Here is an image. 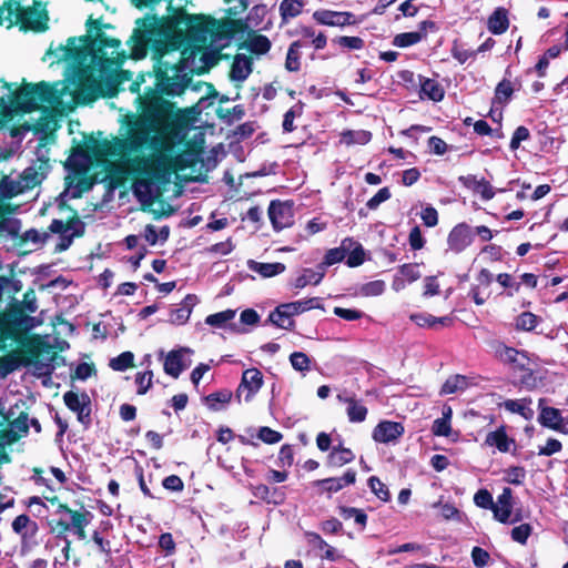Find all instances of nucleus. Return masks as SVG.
I'll list each match as a JSON object with an SVG mask.
<instances>
[{"instance_id":"24","label":"nucleus","mask_w":568,"mask_h":568,"mask_svg":"<svg viewBox=\"0 0 568 568\" xmlns=\"http://www.w3.org/2000/svg\"><path fill=\"white\" fill-rule=\"evenodd\" d=\"M355 242L352 239H345L339 247H334L327 251L324 261L320 265H324L326 271L327 266L342 262Z\"/></svg>"},{"instance_id":"59","label":"nucleus","mask_w":568,"mask_h":568,"mask_svg":"<svg viewBox=\"0 0 568 568\" xmlns=\"http://www.w3.org/2000/svg\"><path fill=\"white\" fill-rule=\"evenodd\" d=\"M526 477V470L523 467L515 466L506 470V480L509 484L520 485Z\"/></svg>"},{"instance_id":"17","label":"nucleus","mask_w":568,"mask_h":568,"mask_svg":"<svg viewBox=\"0 0 568 568\" xmlns=\"http://www.w3.org/2000/svg\"><path fill=\"white\" fill-rule=\"evenodd\" d=\"M356 480V473L348 469L342 477H332L314 481V486L321 489V493H337L347 485L354 484Z\"/></svg>"},{"instance_id":"30","label":"nucleus","mask_w":568,"mask_h":568,"mask_svg":"<svg viewBox=\"0 0 568 568\" xmlns=\"http://www.w3.org/2000/svg\"><path fill=\"white\" fill-rule=\"evenodd\" d=\"M59 511H64L70 516V519H71L70 525H71L72 529L87 527L93 517L92 514L88 510L80 513V511L70 509L67 505H60Z\"/></svg>"},{"instance_id":"58","label":"nucleus","mask_w":568,"mask_h":568,"mask_svg":"<svg viewBox=\"0 0 568 568\" xmlns=\"http://www.w3.org/2000/svg\"><path fill=\"white\" fill-rule=\"evenodd\" d=\"M530 138V132L529 130L526 128V126H518L514 134H513V138L510 140V149L511 150H517L519 146H520V143L523 141H527L528 139Z\"/></svg>"},{"instance_id":"13","label":"nucleus","mask_w":568,"mask_h":568,"mask_svg":"<svg viewBox=\"0 0 568 568\" xmlns=\"http://www.w3.org/2000/svg\"><path fill=\"white\" fill-rule=\"evenodd\" d=\"M404 434V426L397 422L383 420L373 430V439L377 443L389 444L396 442Z\"/></svg>"},{"instance_id":"18","label":"nucleus","mask_w":568,"mask_h":568,"mask_svg":"<svg viewBox=\"0 0 568 568\" xmlns=\"http://www.w3.org/2000/svg\"><path fill=\"white\" fill-rule=\"evenodd\" d=\"M197 302L199 298L196 295L187 294L175 308L171 310L169 322L174 325L185 324Z\"/></svg>"},{"instance_id":"47","label":"nucleus","mask_w":568,"mask_h":568,"mask_svg":"<svg viewBox=\"0 0 568 568\" xmlns=\"http://www.w3.org/2000/svg\"><path fill=\"white\" fill-rule=\"evenodd\" d=\"M134 356L131 352H123L110 361V366L114 371L123 372L133 365Z\"/></svg>"},{"instance_id":"9","label":"nucleus","mask_w":568,"mask_h":568,"mask_svg":"<svg viewBox=\"0 0 568 568\" xmlns=\"http://www.w3.org/2000/svg\"><path fill=\"white\" fill-rule=\"evenodd\" d=\"M268 216L275 230L285 229L293 224L292 205L287 202L272 201L268 207Z\"/></svg>"},{"instance_id":"31","label":"nucleus","mask_w":568,"mask_h":568,"mask_svg":"<svg viewBox=\"0 0 568 568\" xmlns=\"http://www.w3.org/2000/svg\"><path fill=\"white\" fill-rule=\"evenodd\" d=\"M530 400L527 399H507L504 403V407L511 413L521 415L526 419H530L534 415V410L530 408Z\"/></svg>"},{"instance_id":"50","label":"nucleus","mask_w":568,"mask_h":568,"mask_svg":"<svg viewBox=\"0 0 568 568\" xmlns=\"http://www.w3.org/2000/svg\"><path fill=\"white\" fill-rule=\"evenodd\" d=\"M371 490L383 501H388L390 494L385 484H383L376 476L368 479Z\"/></svg>"},{"instance_id":"5","label":"nucleus","mask_w":568,"mask_h":568,"mask_svg":"<svg viewBox=\"0 0 568 568\" xmlns=\"http://www.w3.org/2000/svg\"><path fill=\"white\" fill-rule=\"evenodd\" d=\"M8 23V28L20 24L22 29L43 31L47 29L48 13L45 7L38 1L32 6H22L10 0L0 8V26Z\"/></svg>"},{"instance_id":"26","label":"nucleus","mask_w":568,"mask_h":568,"mask_svg":"<svg viewBox=\"0 0 568 568\" xmlns=\"http://www.w3.org/2000/svg\"><path fill=\"white\" fill-rule=\"evenodd\" d=\"M307 537L308 542L313 546L314 549L323 551L321 557L332 561L338 560L341 558V555L337 552V550L329 546L318 534L308 532Z\"/></svg>"},{"instance_id":"62","label":"nucleus","mask_w":568,"mask_h":568,"mask_svg":"<svg viewBox=\"0 0 568 568\" xmlns=\"http://www.w3.org/2000/svg\"><path fill=\"white\" fill-rule=\"evenodd\" d=\"M257 436L266 444H275L282 439V434L270 427H261Z\"/></svg>"},{"instance_id":"57","label":"nucleus","mask_w":568,"mask_h":568,"mask_svg":"<svg viewBox=\"0 0 568 568\" xmlns=\"http://www.w3.org/2000/svg\"><path fill=\"white\" fill-rule=\"evenodd\" d=\"M74 227H82V224L80 222H71L68 224H64L60 220H53L49 226V230L52 233L63 234V233H70Z\"/></svg>"},{"instance_id":"19","label":"nucleus","mask_w":568,"mask_h":568,"mask_svg":"<svg viewBox=\"0 0 568 568\" xmlns=\"http://www.w3.org/2000/svg\"><path fill=\"white\" fill-rule=\"evenodd\" d=\"M314 19L321 23L333 27H343L352 22V13L349 12H337L329 10L315 11L313 14Z\"/></svg>"},{"instance_id":"33","label":"nucleus","mask_w":568,"mask_h":568,"mask_svg":"<svg viewBox=\"0 0 568 568\" xmlns=\"http://www.w3.org/2000/svg\"><path fill=\"white\" fill-rule=\"evenodd\" d=\"M347 404V417L352 423H362L367 415V408L359 404L355 398H345Z\"/></svg>"},{"instance_id":"22","label":"nucleus","mask_w":568,"mask_h":568,"mask_svg":"<svg viewBox=\"0 0 568 568\" xmlns=\"http://www.w3.org/2000/svg\"><path fill=\"white\" fill-rule=\"evenodd\" d=\"M247 267L250 271L260 274L264 278L273 277L278 274H282L286 266L283 263H261L254 260L247 261Z\"/></svg>"},{"instance_id":"25","label":"nucleus","mask_w":568,"mask_h":568,"mask_svg":"<svg viewBox=\"0 0 568 568\" xmlns=\"http://www.w3.org/2000/svg\"><path fill=\"white\" fill-rule=\"evenodd\" d=\"M409 318L419 327L436 328L437 325L448 326L452 324L449 316L436 317L427 313L412 314Z\"/></svg>"},{"instance_id":"12","label":"nucleus","mask_w":568,"mask_h":568,"mask_svg":"<svg viewBox=\"0 0 568 568\" xmlns=\"http://www.w3.org/2000/svg\"><path fill=\"white\" fill-rule=\"evenodd\" d=\"M485 445L495 447L500 453L516 454V440L508 436L505 426L498 427L496 430L489 432L485 438Z\"/></svg>"},{"instance_id":"60","label":"nucleus","mask_w":568,"mask_h":568,"mask_svg":"<svg viewBox=\"0 0 568 568\" xmlns=\"http://www.w3.org/2000/svg\"><path fill=\"white\" fill-rule=\"evenodd\" d=\"M432 432L436 436L449 437L452 435L450 422L437 418L434 420Z\"/></svg>"},{"instance_id":"56","label":"nucleus","mask_w":568,"mask_h":568,"mask_svg":"<svg viewBox=\"0 0 568 568\" xmlns=\"http://www.w3.org/2000/svg\"><path fill=\"white\" fill-rule=\"evenodd\" d=\"M399 274L409 283L420 277L418 264H404L399 267Z\"/></svg>"},{"instance_id":"10","label":"nucleus","mask_w":568,"mask_h":568,"mask_svg":"<svg viewBox=\"0 0 568 568\" xmlns=\"http://www.w3.org/2000/svg\"><path fill=\"white\" fill-rule=\"evenodd\" d=\"M63 399L68 408L77 413L79 422L82 424L90 423L91 402L87 394L78 395L73 392H67Z\"/></svg>"},{"instance_id":"40","label":"nucleus","mask_w":568,"mask_h":568,"mask_svg":"<svg viewBox=\"0 0 568 568\" xmlns=\"http://www.w3.org/2000/svg\"><path fill=\"white\" fill-rule=\"evenodd\" d=\"M317 301L318 300L316 297H313V298H308V300H301V301H295L292 303H286V304H283V310H287L288 313L292 314V316H293V315H296V314L303 313L305 311L317 307Z\"/></svg>"},{"instance_id":"4","label":"nucleus","mask_w":568,"mask_h":568,"mask_svg":"<svg viewBox=\"0 0 568 568\" xmlns=\"http://www.w3.org/2000/svg\"><path fill=\"white\" fill-rule=\"evenodd\" d=\"M36 160L20 175L6 176L0 181V197L11 199L28 190L34 189L48 175L51 165L49 163V148L40 144L36 151Z\"/></svg>"},{"instance_id":"54","label":"nucleus","mask_w":568,"mask_h":568,"mask_svg":"<svg viewBox=\"0 0 568 568\" xmlns=\"http://www.w3.org/2000/svg\"><path fill=\"white\" fill-rule=\"evenodd\" d=\"M531 531L532 527L529 524H521L511 529V538L514 541L525 545Z\"/></svg>"},{"instance_id":"49","label":"nucleus","mask_w":568,"mask_h":568,"mask_svg":"<svg viewBox=\"0 0 568 568\" xmlns=\"http://www.w3.org/2000/svg\"><path fill=\"white\" fill-rule=\"evenodd\" d=\"M29 429V419L27 415L21 414L18 418L10 423V434H12V439H17L18 437L26 434Z\"/></svg>"},{"instance_id":"28","label":"nucleus","mask_w":568,"mask_h":568,"mask_svg":"<svg viewBox=\"0 0 568 568\" xmlns=\"http://www.w3.org/2000/svg\"><path fill=\"white\" fill-rule=\"evenodd\" d=\"M470 385L469 379L464 375H454L446 379L442 386L440 394L449 395L464 392Z\"/></svg>"},{"instance_id":"35","label":"nucleus","mask_w":568,"mask_h":568,"mask_svg":"<svg viewBox=\"0 0 568 568\" xmlns=\"http://www.w3.org/2000/svg\"><path fill=\"white\" fill-rule=\"evenodd\" d=\"M268 321L284 329H288L293 326L292 314H290L287 310H283V304L277 306L275 311L270 314Z\"/></svg>"},{"instance_id":"7","label":"nucleus","mask_w":568,"mask_h":568,"mask_svg":"<svg viewBox=\"0 0 568 568\" xmlns=\"http://www.w3.org/2000/svg\"><path fill=\"white\" fill-rule=\"evenodd\" d=\"M30 130V124L16 128L10 125L9 121L0 120V160H7L17 153L24 134Z\"/></svg>"},{"instance_id":"38","label":"nucleus","mask_w":568,"mask_h":568,"mask_svg":"<svg viewBox=\"0 0 568 568\" xmlns=\"http://www.w3.org/2000/svg\"><path fill=\"white\" fill-rule=\"evenodd\" d=\"M235 317V311L225 310L215 314H211L205 318V323L210 326L223 328L226 327L227 323H230Z\"/></svg>"},{"instance_id":"23","label":"nucleus","mask_w":568,"mask_h":568,"mask_svg":"<svg viewBox=\"0 0 568 568\" xmlns=\"http://www.w3.org/2000/svg\"><path fill=\"white\" fill-rule=\"evenodd\" d=\"M325 276L324 265H317L315 270L304 268L293 283L294 287L303 288L306 285H317Z\"/></svg>"},{"instance_id":"41","label":"nucleus","mask_w":568,"mask_h":568,"mask_svg":"<svg viewBox=\"0 0 568 568\" xmlns=\"http://www.w3.org/2000/svg\"><path fill=\"white\" fill-rule=\"evenodd\" d=\"M425 38V33L422 32H404L395 36L393 44L399 48H406L418 43Z\"/></svg>"},{"instance_id":"46","label":"nucleus","mask_w":568,"mask_h":568,"mask_svg":"<svg viewBox=\"0 0 568 568\" xmlns=\"http://www.w3.org/2000/svg\"><path fill=\"white\" fill-rule=\"evenodd\" d=\"M538 317L530 313L524 312L516 318V328L521 331H532L538 324Z\"/></svg>"},{"instance_id":"16","label":"nucleus","mask_w":568,"mask_h":568,"mask_svg":"<svg viewBox=\"0 0 568 568\" xmlns=\"http://www.w3.org/2000/svg\"><path fill=\"white\" fill-rule=\"evenodd\" d=\"M12 530L20 536L22 545H29L36 538L39 526L28 515H19L12 521Z\"/></svg>"},{"instance_id":"20","label":"nucleus","mask_w":568,"mask_h":568,"mask_svg":"<svg viewBox=\"0 0 568 568\" xmlns=\"http://www.w3.org/2000/svg\"><path fill=\"white\" fill-rule=\"evenodd\" d=\"M252 59L245 54H236L234 57L230 78L233 81L243 82L252 73Z\"/></svg>"},{"instance_id":"29","label":"nucleus","mask_w":568,"mask_h":568,"mask_svg":"<svg viewBox=\"0 0 568 568\" xmlns=\"http://www.w3.org/2000/svg\"><path fill=\"white\" fill-rule=\"evenodd\" d=\"M509 26L506 10L498 8L488 19V29L495 34L504 33Z\"/></svg>"},{"instance_id":"3","label":"nucleus","mask_w":568,"mask_h":568,"mask_svg":"<svg viewBox=\"0 0 568 568\" xmlns=\"http://www.w3.org/2000/svg\"><path fill=\"white\" fill-rule=\"evenodd\" d=\"M8 94L0 98V114L2 120L11 124L12 113L17 111L31 112L40 111V116L36 120L31 129L41 132L54 131L58 126V118L67 114L65 110L58 105L59 93L55 91V84L50 85L45 82L38 84H26L13 95L10 94L11 85L4 83Z\"/></svg>"},{"instance_id":"2","label":"nucleus","mask_w":568,"mask_h":568,"mask_svg":"<svg viewBox=\"0 0 568 568\" xmlns=\"http://www.w3.org/2000/svg\"><path fill=\"white\" fill-rule=\"evenodd\" d=\"M88 38L84 50L75 45V39H69L68 48L59 57L78 61V71L64 81L55 82L60 109L65 113L79 103H87L104 95H113L126 72L120 68L128 58L142 59L146 54V41L140 30H135L126 42L129 50L122 48L116 39L101 32V21L90 17L87 22Z\"/></svg>"},{"instance_id":"32","label":"nucleus","mask_w":568,"mask_h":568,"mask_svg":"<svg viewBox=\"0 0 568 568\" xmlns=\"http://www.w3.org/2000/svg\"><path fill=\"white\" fill-rule=\"evenodd\" d=\"M372 139V133L365 130L357 131H345L341 134V143L345 145L361 144L364 145L368 143Z\"/></svg>"},{"instance_id":"8","label":"nucleus","mask_w":568,"mask_h":568,"mask_svg":"<svg viewBox=\"0 0 568 568\" xmlns=\"http://www.w3.org/2000/svg\"><path fill=\"white\" fill-rule=\"evenodd\" d=\"M263 386V375L257 368H248L243 372L242 379L236 390V397L244 396V400L251 402Z\"/></svg>"},{"instance_id":"14","label":"nucleus","mask_w":568,"mask_h":568,"mask_svg":"<svg viewBox=\"0 0 568 568\" xmlns=\"http://www.w3.org/2000/svg\"><path fill=\"white\" fill-rule=\"evenodd\" d=\"M191 353L192 351L187 347H180L179 349L169 352L163 364L164 372L173 378H178L180 374L189 367L190 362L185 363L184 356Z\"/></svg>"},{"instance_id":"48","label":"nucleus","mask_w":568,"mask_h":568,"mask_svg":"<svg viewBox=\"0 0 568 568\" xmlns=\"http://www.w3.org/2000/svg\"><path fill=\"white\" fill-rule=\"evenodd\" d=\"M232 394L227 390L224 392H217L210 394L206 397V402L209 405V408L212 410H219L221 409V405L226 404L231 400Z\"/></svg>"},{"instance_id":"6","label":"nucleus","mask_w":568,"mask_h":568,"mask_svg":"<svg viewBox=\"0 0 568 568\" xmlns=\"http://www.w3.org/2000/svg\"><path fill=\"white\" fill-rule=\"evenodd\" d=\"M30 364L38 375H50L52 373L58 354L50 344L49 337L34 338L30 347Z\"/></svg>"},{"instance_id":"63","label":"nucleus","mask_w":568,"mask_h":568,"mask_svg":"<svg viewBox=\"0 0 568 568\" xmlns=\"http://www.w3.org/2000/svg\"><path fill=\"white\" fill-rule=\"evenodd\" d=\"M352 251L347 257V265L351 267L358 266L364 262V251L362 246L355 242L353 247L349 250Z\"/></svg>"},{"instance_id":"11","label":"nucleus","mask_w":568,"mask_h":568,"mask_svg":"<svg viewBox=\"0 0 568 568\" xmlns=\"http://www.w3.org/2000/svg\"><path fill=\"white\" fill-rule=\"evenodd\" d=\"M473 242L471 229L466 223L457 224L449 232L447 237L448 250L460 253Z\"/></svg>"},{"instance_id":"15","label":"nucleus","mask_w":568,"mask_h":568,"mask_svg":"<svg viewBox=\"0 0 568 568\" xmlns=\"http://www.w3.org/2000/svg\"><path fill=\"white\" fill-rule=\"evenodd\" d=\"M491 509L494 517L503 524L516 523L519 520L518 517L510 520L513 511V491L508 487L503 489L501 494L497 498V503L493 504Z\"/></svg>"},{"instance_id":"52","label":"nucleus","mask_w":568,"mask_h":568,"mask_svg":"<svg viewBox=\"0 0 568 568\" xmlns=\"http://www.w3.org/2000/svg\"><path fill=\"white\" fill-rule=\"evenodd\" d=\"M152 377L153 374L151 371L139 372L135 375V384L138 386L136 393L139 395H144L150 389V387L152 386Z\"/></svg>"},{"instance_id":"42","label":"nucleus","mask_w":568,"mask_h":568,"mask_svg":"<svg viewBox=\"0 0 568 568\" xmlns=\"http://www.w3.org/2000/svg\"><path fill=\"white\" fill-rule=\"evenodd\" d=\"M300 48L301 43L298 41H295L290 45L287 50L285 68L291 72L300 70Z\"/></svg>"},{"instance_id":"51","label":"nucleus","mask_w":568,"mask_h":568,"mask_svg":"<svg viewBox=\"0 0 568 568\" xmlns=\"http://www.w3.org/2000/svg\"><path fill=\"white\" fill-rule=\"evenodd\" d=\"M385 290V283L383 281H372L365 283L359 288V294L363 296H378Z\"/></svg>"},{"instance_id":"64","label":"nucleus","mask_w":568,"mask_h":568,"mask_svg":"<svg viewBox=\"0 0 568 568\" xmlns=\"http://www.w3.org/2000/svg\"><path fill=\"white\" fill-rule=\"evenodd\" d=\"M390 197V192L388 187H383L378 190V192L371 197L366 205L369 210H376L383 202L387 201Z\"/></svg>"},{"instance_id":"43","label":"nucleus","mask_w":568,"mask_h":568,"mask_svg":"<svg viewBox=\"0 0 568 568\" xmlns=\"http://www.w3.org/2000/svg\"><path fill=\"white\" fill-rule=\"evenodd\" d=\"M520 351L506 346L505 344H497L495 346V356L505 364L513 365Z\"/></svg>"},{"instance_id":"27","label":"nucleus","mask_w":568,"mask_h":568,"mask_svg":"<svg viewBox=\"0 0 568 568\" xmlns=\"http://www.w3.org/2000/svg\"><path fill=\"white\" fill-rule=\"evenodd\" d=\"M244 48L257 55L266 53L271 48V41L263 34H250L244 42Z\"/></svg>"},{"instance_id":"34","label":"nucleus","mask_w":568,"mask_h":568,"mask_svg":"<svg viewBox=\"0 0 568 568\" xmlns=\"http://www.w3.org/2000/svg\"><path fill=\"white\" fill-rule=\"evenodd\" d=\"M354 458L355 455L351 449L334 446L331 454L328 455V463L332 466L341 467L351 463Z\"/></svg>"},{"instance_id":"1","label":"nucleus","mask_w":568,"mask_h":568,"mask_svg":"<svg viewBox=\"0 0 568 568\" xmlns=\"http://www.w3.org/2000/svg\"><path fill=\"white\" fill-rule=\"evenodd\" d=\"M165 16H148L138 20L149 32H158L173 47L189 41L194 48L217 49L229 37L224 27L214 19L187 14L170 0ZM181 54L165 45L155 64V89L139 94V115L128 118V128L120 136L103 141L98 152L111 162L114 171L133 181L135 197L151 205L159 195V184L169 181L174 171L173 149L183 140L187 129L184 116L172 118V104L162 94H180L184 85L180 79Z\"/></svg>"},{"instance_id":"55","label":"nucleus","mask_w":568,"mask_h":568,"mask_svg":"<svg viewBox=\"0 0 568 568\" xmlns=\"http://www.w3.org/2000/svg\"><path fill=\"white\" fill-rule=\"evenodd\" d=\"M82 227H74L70 233H63L59 237V242L57 243V251L62 252L69 248L74 236H80L82 234Z\"/></svg>"},{"instance_id":"45","label":"nucleus","mask_w":568,"mask_h":568,"mask_svg":"<svg viewBox=\"0 0 568 568\" xmlns=\"http://www.w3.org/2000/svg\"><path fill=\"white\" fill-rule=\"evenodd\" d=\"M291 365L295 371L301 373L308 372L311 368V359L303 352H294L290 355Z\"/></svg>"},{"instance_id":"37","label":"nucleus","mask_w":568,"mask_h":568,"mask_svg":"<svg viewBox=\"0 0 568 568\" xmlns=\"http://www.w3.org/2000/svg\"><path fill=\"white\" fill-rule=\"evenodd\" d=\"M303 0H283L280 4V12L283 20L297 17L303 9Z\"/></svg>"},{"instance_id":"61","label":"nucleus","mask_w":568,"mask_h":568,"mask_svg":"<svg viewBox=\"0 0 568 568\" xmlns=\"http://www.w3.org/2000/svg\"><path fill=\"white\" fill-rule=\"evenodd\" d=\"M474 503L485 509L491 508L494 504L493 496L487 489H479L474 496Z\"/></svg>"},{"instance_id":"53","label":"nucleus","mask_w":568,"mask_h":568,"mask_svg":"<svg viewBox=\"0 0 568 568\" xmlns=\"http://www.w3.org/2000/svg\"><path fill=\"white\" fill-rule=\"evenodd\" d=\"M302 109L301 104H295L284 114L283 130L285 132H292L295 130L294 120L296 116L302 114Z\"/></svg>"},{"instance_id":"44","label":"nucleus","mask_w":568,"mask_h":568,"mask_svg":"<svg viewBox=\"0 0 568 568\" xmlns=\"http://www.w3.org/2000/svg\"><path fill=\"white\" fill-rule=\"evenodd\" d=\"M467 181H474L473 191L480 194L481 199L488 201L495 195L493 186L485 180H477L474 175H468Z\"/></svg>"},{"instance_id":"21","label":"nucleus","mask_w":568,"mask_h":568,"mask_svg":"<svg viewBox=\"0 0 568 568\" xmlns=\"http://www.w3.org/2000/svg\"><path fill=\"white\" fill-rule=\"evenodd\" d=\"M538 422L550 429L564 432V418L557 408L544 407L539 414Z\"/></svg>"},{"instance_id":"39","label":"nucleus","mask_w":568,"mask_h":568,"mask_svg":"<svg viewBox=\"0 0 568 568\" xmlns=\"http://www.w3.org/2000/svg\"><path fill=\"white\" fill-rule=\"evenodd\" d=\"M514 92V87L510 81L504 79L495 89L494 103L506 104L510 100Z\"/></svg>"},{"instance_id":"36","label":"nucleus","mask_w":568,"mask_h":568,"mask_svg":"<svg viewBox=\"0 0 568 568\" xmlns=\"http://www.w3.org/2000/svg\"><path fill=\"white\" fill-rule=\"evenodd\" d=\"M420 90L423 94L433 101H440L444 98L443 88L433 79H423L420 81Z\"/></svg>"}]
</instances>
